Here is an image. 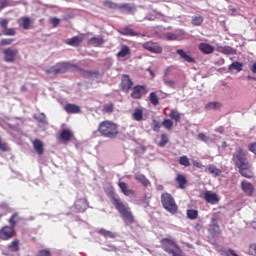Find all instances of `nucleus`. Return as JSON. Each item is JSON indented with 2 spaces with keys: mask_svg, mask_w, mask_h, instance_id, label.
<instances>
[{
  "mask_svg": "<svg viewBox=\"0 0 256 256\" xmlns=\"http://www.w3.org/2000/svg\"><path fill=\"white\" fill-rule=\"evenodd\" d=\"M145 51L149 53H154V55H161L163 53V46L159 42H153L152 40L146 41L142 44Z\"/></svg>",
  "mask_w": 256,
  "mask_h": 256,
  "instance_id": "obj_7",
  "label": "nucleus"
},
{
  "mask_svg": "<svg viewBox=\"0 0 256 256\" xmlns=\"http://www.w3.org/2000/svg\"><path fill=\"white\" fill-rule=\"evenodd\" d=\"M13 43V38H3L0 40V45L3 47L5 45H11Z\"/></svg>",
  "mask_w": 256,
  "mask_h": 256,
  "instance_id": "obj_49",
  "label": "nucleus"
},
{
  "mask_svg": "<svg viewBox=\"0 0 256 256\" xmlns=\"http://www.w3.org/2000/svg\"><path fill=\"white\" fill-rule=\"evenodd\" d=\"M131 55V48L127 45H122L120 51L117 53L118 59Z\"/></svg>",
  "mask_w": 256,
  "mask_h": 256,
  "instance_id": "obj_25",
  "label": "nucleus"
},
{
  "mask_svg": "<svg viewBox=\"0 0 256 256\" xmlns=\"http://www.w3.org/2000/svg\"><path fill=\"white\" fill-rule=\"evenodd\" d=\"M168 29H171V27H168Z\"/></svg>",
  "mask_w": 256,
  "mask_h": 256,
  "instance_id": "obj_63",
  "label": "nucleus"
},
{
  "mask_svg": "<svg viewBox=\"0 0 256 256\" xmlns=\"http://www.w3.org/2000/svg\"><path fill=\"white\" fill-rule=\"evenodd\" d=\"M20 21H22L23 29L27 30V29H29V27H31V18H29V17H22L20 19Z\"/></svg>",
  "mask_w": 256,
  "mask_h": 256,
  "instance_id": "obj_43",
  "label": "nucleus"
},
{
  "mask_svg": "<svg viewBox=\"0 0 256 256\" xmlns=\"http://www.w3.org/2000/svg\"><path fill=\"white\" fill-rule=\"evenodd\" d=\"M98 133L106 139H115L119 135V126L111 120H104L98 125Z\"/></svg>",
  "mask_w": 256,
  "mask_h": 256,
  "instance_id": "obj_3",
  "label": "nucleus"
},
{
  "mask_svg": "<svg viewBox=\"0 0 256 256\" xmlns=\"http://www.w3.org/2000/svg\"><path fill=\"white\" fill-rule=\"evenodd\" d=\"M50 23L51 25H53V27H59V23H61V20L59 18H51Z\"/></svg>",
  "mask_w": 256,
  "mask_h": 256,
  "instance_id": "obj_52",
  "label": "nucleus"
},
{
  "mask_svg": "<svg viewBox=\"0 0 256 256\" xmlns=\"http://www.w3.org/2000/svg\"><path fill=\"white\" fill-rule=\"evenodd\" d=\"M195 229L196 231H201V224H196Z\"/></svg>",
  "mask_w": 256,
  "mask_h": 256,
  "instance_id": "obj_59",
  "label": "nucleus"
},
{
  "mask_svg": "<svg viewBox=\"0 0 256 256\" xmlns=\"http://www.w3.org/2000/svg\"><path fill=\"white\" fill-rule=\"evenodd\" d=\"M80 70H74V71H82L84 77L87 79H91V77H99V71H89V70H83L79 68Z\"/></svg>",
  "mask_w": 256,
  "mask_h": 256,
  "instance_id": "obj_29",
  "label": "nucleus"
},
{
  "mask_svg": "<svg viewBox=\"0 0 256 256\" xmlns=\"http://www.w3.org/2000/svg\"><path fill=\"white\" fill-rule=\"evenodd\" d=\"M9 5V0H0V11H3L5 7Z\"/></svg>",
  "mask_w": 256,
  "mask_h": 256,
  "instance_id": "obj_55",
  "label": "nucleus"
},
{
  "mask_svg": "<svg viewBox=\"0 0 256 256\" xmlns=\"http://www.w3.org/2000/svg\"><path fill=\"white\" fill-rule=\"evenodd\" d=\"M208 171L209 173H211L212 175H215L216 177H221V169L217 168L216 166L210 165L208 166Z\"/></svg>",
  "mask_w": 256,
  "mask_h": 256,
  "instance_id": "obj_38",
  "label": "nucleus"
},
{
  "mask_svg": "<svg viewBox=\"0 0 256 256\" xmlns=\"http://www.w3.org/2000/svg\"><path fill=\"white\" fill-rule=\"evenodd\" d=\"M164 83L168 87H171L172 89H175V81L169 80V79H164Z\"/></svg>",
  "mask_w": 256,
  "mask_h": 256,
  "instance_id": "obj_54",
  "label": "nucleus"
},
{
  "mask_svg": "<svg viewBox=\"0 0 256 256\" xmlns=\"http://www.w3.org/2000/svg\"><path fill=\"white\" fill-rule=\"evenodd\" d=\"M3 35H5L6 37H13L17 35V31L15 30V28H6L5 30H3Z\"/></svg>",
  "mask_w": 256,
  "mask_h": 256,
  "instance_id": "obj_45",
  "label": "nucleus"
},
{
  "mask_svg": "<svg viewBox=\"0 0 256 256\" xmlns=\"http://www.w3.org/2000/svg\"><path fill=\"white\" fill-rule=\"evenodd\" d=\"M19 239H14L9 245H8V249L9 251H12V253H17V251H19Z\"/></svg>",
  "mask_w": 256,
  "mask_h": 256,
  "instance_id": "obj_35",
  "label": "nucleus"
},
{
  "mask_svg": "<svg viewBox=\"0 0 256 256\" xmlns=\"http://www.w3.org/2000/svg\"><path fill=\"white\" fill-rule=\"evenodd\" d=\"M120 89L124 93H129L131 89H133V80H131V77L127 74H124L121 79L120 83Z\"/></svg>",
  "mask_w": 256,
  "mask_h": 256,
  "instance_id": "obj_13",
  "label": "nucleus"
},
{
  "mask_svg": "<svg viewBox=\"0 0 256 256\" xmlns=\"http://www.w3.org/2000/svg\"><path fill=\"white\" fill-rule=\"evenodd\" d=\"M241 189L247 197H253V194L255 193V186L247 180L241 182Z\"/></svg>",
  "mask_w": 256,
  "mask_h": 256,
  "instance_id": "obj_14",
  "label": "nucleus"
},
{
  "mask_svg": "<svg viewBox=\"0 0 256 256\" xmlns=\"http://www.w3.org/2000/svg\"><path fill=\"white\" fill-rule=\"evenodd\" d=\"M119 188L121 189L122 193L129 197V195H135L134 190L129 189V186L125 182H119L118 183Z\"/></svg>",
  "mask_w": 256,
  "mask_h": 256,
  "instance_id": "obj_23",
  "label": "nucleus"
},
{
  "mask_svg": "<svg viewBox=\"0 0 256 256\" xmlns=\"http://www.w3.org/2000/svg\"><path fill=\"white\" fill-rule=\"evenodd\" d=\"M89 43H91V45H94V47H101L105 43V39L99 37H92L90 38Z\"/></svg>",
  "mask_w": 256,
  "mask_h": 256,
  "instance_id": "obj_32",
  "label": "nucleus"
},
{
  "mask_svg": "<svg viewBox=\"0 0 256 256\" xmlns=\"http://www.w3.org/2000/svg\"><path fill=\"white\" fill-rule=\"evenodd\" d=\"M152 131H155V133H159V131H161V122L153 119L152 120Z\"/></svg>",
  "mask_w": 256,
  "mask_h": 256,
  "instance_id": "obj_47",
  "label": "nucleus"
},
{
  "mask_svg": "<svg viewBox=\"0 0 256 256\" xmlns=\"http://www.w3.org/2000/svg\"><path fill=\"white\" fill-rule=\"evenodd\" d=\"M228 69H230V70L235 69L238 72L243 71V63H241L239 61H235L229 65Z\"/></svg>",
  "mask_w": 256,
  "mask_h": 256,
  "instance_id": "obj_39",
  "label": "nucleus"
},
{
  "mask_svg": "<svg viewBox=\"0 0 256 256\" xmlns=\"http://www.w3.org/2000/svg\"><path fill=\"white\" fill-rule=\"evenodd\" d=\"M199 51L203 53L204 55H211V53L215 52V47L211 46L207 43H200L198 46Z\"/></svg>",
  "mask_w": 256,
  "mask_h": 256,
  "instance_id": "obj_19",
  "label": "nucleus"
},
{
  "mask_svg": "<svg viewBox=\"0 0 256 256\" xmlns=\"http://www.w3.org/2000/svg\"><path fill=\"white\" fill-rule=\"evenodd\" d=\"M114 109H115V105L113 103H109L103 106L102 111L103 113H113Z\"/></svg>",
  "mask_w": 256,
  "mask_h": 256,
  "instance_id": "obj_46",
  "label": "nucleus"
},
{
  "mask_svg": "<svg viewBox=\"0 0 256 256\" xmlns=\"http://www.w3.org/2000/svg\"><path fill=\"white\" fill-rule=\"evenodd\" d=\"M132 92L130 96L132 99H143L144 95H147L148 91L147 86L145 85H136L132 87Z\"/></svg>",
  "mask_w": 256,
  "mask_h": 256,
  "instance_id": "obj_9",
  "label": "nucleus"
},
{
  "mask_svg": "<svg viewBox=\"0 0 256 256\" xmlns=\"http://www.w3.org/2000/svg\"><path fill=\"white\" fill-rule=\"evenodd\" d=\"M33 147L38 155H43L45 153V149L43 148V142L41 140H34Z\"/></svg>",
  "mask_w": 256,
  "mask_h": 256,
  "instance_id": "obj_24",
  "label": "nucleus"
},
{
  "mask_svg": "<svg viewBox=\"0 0 256 256\" xmlns=\"http://www.w3.org/2000/svg\"><path fill=\"white\" fill-rule=\"evenodd\" d=\"M60 139L62 141H71V139H73V132H71V130H62L60 133Z\"/></svg>",
  "mask_w": 256,
  "mask_h": 256,
  "instance_id": "obj_27",
  "label": "nucleus"
},
{
  "mask_svg": "<svg viewBox=\"0 0 256 256\" xmlns=\"http://www.w3.org/2000/svg\"><path fill=\"white\" fill-rule=\"evenodd\" d=\"M7 25H9V20H7L5 18L0 20V27H2L3 31L6 30Z\"/></svg>",
  "mask_w": 256,
  "mask_h": 256,
  "instance_id": "obj_53",
  "label": "nucleus"
},
{
  "mask_svg": "<svg viewBox=\"0 0 256 256\" xmlns=\"http://www.w3.org/2000/svg\"><path fill=\"white\" fill-rule=\"evenodd\" d=\"M176 183L178 184L179 189H186L187 188V177L183 174H177Z\"/></svg>",
  "mask_w": 256,
  "mask_h": 256,
  "instance_id": "obj_21",
  "label": "nucleus"
},
{
  "mask_svg": "<svg viewBox=\"0 0 256 256\" xmlns=\"http://www.w3.org/2000/svg\"><path fill=\"white\" fill-rule=\"evenodd\" d=\"M198 139H200V141H204L205 143H206V141H209V137H207V135H205V133H199Z\"/></svg>",
  "mask_w": 256,
  "mask_h": 256,
  "instance_id": "obj_56",
  "label": "nucleus"
},
{
  "mask_svg": "<svg viewBox=\"0 0 256 256\" xmlns=\"http://www.w3.org/2000/svg\"><path fill=\"white\" fill-rule=\"evenodd\" d=\"M0 151H9V144H7L6 142H3V140L0 137Z\"/></svg>",
  "mask_w": 256,
  "mask_h": 256,
  "instance_id": "obj_50",
  "label": "nucleus"
},
{
  "mask_svg": "<svg viewBox=\"0 0 256 256\" xmlns=\"http://www.w3.org/2000/svg\"><path fill=\"white\" fill-rule=\"evenodd\" d=\"M99 235H102L103 237L109 238V239H115L117 235H115L114 232H111L109 230H106L104 228L98 230Z\"/></svg>",
  "mask_w": 256,
  "mask_h": 256,
  "instance_id": "obj_30",
  "label": "nucleus"
},
{
  "mask_svg": "<svg viewBox=\"0 0 256 256\" xmlns=\"http://www.w3.org/2000/svg\"><path fill=\"white\" fill-rule=\"evenodd\" d=\"M219 133H223V127L218 128Z\"/></svg>",
  "mask_w": 256,
  "mask_h": 256,
  "instance_id": "obj_61",
  "label": "nucleus"
},
{
  "mask_svg": "<svg viewBox=\"0 0 256 256\" xmlns=\"http://www.w3.org/2000/svg\"><path fill=\"white\" fill-rule=\"evenodd\" d=\"M176 54L179 55L180 59L185 63H197V60H195V58L184 49L176 50Z\"/></svg>",
  "mask_w": 256,
  "mask_h": 256,
  "instance_id": "obj_15",
  "label": "nucleus"
},
{
  "mask_svg": "<svg viewBox=\"0 0 256 256\" xmlns=\"http://www.w3.org/2000/svg\"><path fill=\"white\" fill-rule=\"evenodd\" d=\"M208 231L209 233H211V235H221V227L219 226V216H217V214H213Z\"/></svg>",
  "mask_w": 256,
  "mask_h": 256,
  "instance_id": "obj_10",
  "label": "nucleus"
},
{
  "mask_svg": "<svg viewBox=\"0 0 256 256\" xmlns=\"http://www.w3.org/2000/svg\"><path fill=\"white\" fill-rule=\"evenodd\" d=\"M4 55V61L6 63H14L17 59V55H19V50L13 48H6L2 51Z\"/></svg>",
  "mask_w": 256,
  "mask_h": 256,
  "instance_id": "obj_12",
  "label": "nucleus"
},
{
  "mask_svg": "<svg viewBox=\"0 0 256 256\" xmlns=\"http://www.w3.org/2000/svg\"><path fill=\"white\" fill-rule=\"evenodd\" d=\"M163 251L172 256H183V250L178 246L177 242L173 239L163 238L161 240Z\"/></svg>",
  "mask_w": 256,
  "mask_h": 256,
  "instance_id": "obj_6",
  "label": "nucleus"
},
{
  "mask_svg": "<svg viewBox=\"0 0 256 256\" xmlns=\"http://www.w3.org/2000/svg\"><path fill=\"white\" fill-rule=\"evenodd\" d=\"M64 110L66 111V113H69V114L81 113V107H79L76 104H71V103L66 104L64 106Z\"/></svg>",
  "mask_w": 256,
  "mask_h": 256,
  "instance_id": "obj_20",
  "label": "nucleus"
},
{
  "mask_svg": "<svg viewBox=\"0 0 256 256\" xmlns=\"http://www.w3.org/2000/svg\"><path fill=\"white\" fill-rule=\"evenodd\" d=\"M161 203L162 207L171 215H176L177 211H179V206H177V202H175V198L169 192H164L161 194Z\"/></svg>",
  "mask_w": 256,
  "mask_h": 256,
  "instance_id": "obj_5",
  "label": "nucleus"
},
{
  "mask_svg": "<svg viewBox=\"0 0 256 256\" xmlns=\"http://www.w3.org/2000/svg\"><path fill=\"white\" fill-rule=\"evenodd\" d=\"M103 5L106 6L108 9H123L125 5L119 6L117 3L111 0H105Z\"/></svg>",
  "mask_w": 256,
  "mask_h": 256,
  "instance_id": "obj_28",
  "label": "nucleus"
},
{
  "mask_svg": "<svg viewBox=\"0 0 256 256\" xmlns=\"http://www.w3.org/2000/svg\"><path fill=\"white\" fill-rule=\"evenodd\" d=\"M187 217L188 219L195 220L197 217H199V211L194 210V209H189L187 210Z\"/></svg>",
  "mask_w": 256,
  "mask_h": 256,
  "instance_id": "obj_41",
  "label": "nucleus"
},
{
  "mask_svg": "<svg viewBox=\"0 0 256 256\" xmlns=\"http://www.w3.org/2000/svg\"><path fill=\"white\" fill-rule=\"evenodd\" d=\"M169 143V136L167 134H161L160 142L158 143V147H165Z\"/></svg>",
  "mask_w": 256,
  "mask_h": 256,
  "instance_id": "obj_40",
  "label": "nucleus"
},
{
  "mask_svg": "<svg viewBox=\"0 0 256 256\" xmlns=\"http://www.w3.org/2000/svg\"><path fill=\"white\" fill-rule=\"evenodd\" d=\"M221 107H223V104H221L219 102H210V103L206 104L205 109L207 111H211V110H215V109H221Z\"/></svg>",
  "mask_w": 256,
  "mask_h": 256,
  "instance_id": "obj_36",
  "label": "nucleus"
},
{
  "mask_svg": "<svg viewBox=\"0 0 256 256\" xmlns=\"http://www.w3.org/2000/svg\"><path fill=\"white\" fill-rule=\"evenodd\" d=\"M83 37H85V34H82L80 36H74L66 40V45H70L71 47H79V45L83 43Z\"/></svg>",
  "mask_w": 256,
  "mask_h": 256,
  "instance_id": "obj_18",
  "label": "nucleus"
},
{
  "mask_svg": "<svg viewBox=\"0 0 256 256\" xmlns=\"http://www.w3.org/2000/svg\"><path fill=\"white\" fill-rule=\"evenodd\" d=\"M204 199L206 203H210V205H217V203H219L220 201L219 196L217 194L209 191L205 192Z\"/></svg>",
  "mask_w": 256,
  "mask_h": 256,
  "instance_id": "obj_17",
  "label": "nucleus"
},
{
  "mask_svg": "<svg viewBox=\"0 0 256 256\" xmlns=\"http://www.w3.org/2000/svg\"><path fill=\"white\" fill-rule=\"evenodd\" d=\"M120 35H124L125 37H145V34H140L135 32L129 26L124 27L122 30L119 31Z\"/></svg>",
  "mask_w": 256,
  "mask_h": 256,
  "instance_id": "obj_16",
  "label": "nucleus"
},
{
  "mask_svg": "<svg viewBox=\"0 0 256 256\" xmlns=\"http://www.w3.org/2000/svg\"><path fill=\"white\" fill-rule=\"evenodd\" d=\"M149 101L154 105V107H157V105H159V96H157L156 92H151L149 94Z\"/></svg>",
  "mask_w": 256,
  "mask_h": 256,
  "instance_id": "obj_37",
  "label": "nucleus"
},
{
  "mask_svg": "<svg viewBox=\"0 0 256 256\" xmlns=\"http://www.w3.org/2000/svg\"><path fill=\"white\" fill-rule=\"evenodd\" d=\"M1 219H3V214H0V221H1Z\"/></svg>",
  "mask_w": 256,
  "mask_h": 256,
  "instance_id": "obj_62",
  "label": "nucleus"
},
{
  "mask_svg": "<svg viewBox=\"0 0 256 256\" xmlns=\"http://www.w3.org/2000/svg\"><path fill=\"white\" fill-rule=\"evenodd\" d=\"M247 79H251L252 81H256V78L255 77H253V76H247Z\"/></svg>",
  "mask_w": 256,
  "mask_h": 256,
  "instance_id": "obj_60",
  "label": "nucleus"
},
{
  "mask_svg": "<svg viewBox=\"0 0 256 256\" xmlns=\"http://www.w3.org/2000/svg\"><path fill=\"white\" fill-rule=\"evenodd\" d=\"M15 228L10 226H3L0 229V239L2 241H9V239H13L15 237Z\"/></svg>",
  "mask_w": 256,
  "mask_h": 256,
  "instance_id": "obj_11",
  "label": "nucleus"
},
{
  "mask_svg": "<svg viewBox=\"0 0 256 256\" xmlns=\"http://www.w3.org/2000/svg\"><path fill=\"white\" fill-rule=\"evenodd\" d=\"M36 256H52L51 250L49 249H42L38 251V254Z\"/></svg>",
  "mask_w": 256,
  "mask_h": 256,
  "instance_id": "obj_51",
  "label": "nucleus"
},
{
  "mask_svg": "<svg viewBox=\"0 0 256 256\" xmlns=\"http://www.w3.org/2000/svg\"><path fill=\"white\" fill-rule=\"evenodd\" d=\"M170 119L172 121H176V123H181V113L179 111L172 109L169 114Z\"/></svg>",
  "mask_w": 256,
  "mask_h": 256,
  "instance_id": "obj_31",
  "label": "nucleus"
},
{
  "mask_svg": "<svg viewBox=\"0 0 256 256\" xmlns=\"http://www.w3.org/2000/svg\"><path fill=\"white\" fill-rule=\"evenodd\" d=\"M162 126L167 129V131H171L173 129V120L171 119H164L162 122Z\"/></svg>",
  "mask_w": 256,
  "mask_h": 256,
  "instance_id": "obj_44",
  "label": "nucleus"
},
{
  "mask_svg": "<svg viewBox=\"0 0 256 256\" xmlns=\"http://www.w3.org/2000/svg\"><path fill=\"white\" fill-rule=\"evenodd\" d=\"M218 51L223 53V55H235V49L231 46H219Z\"/></svg>",
  "mask_w": 256,
  "mask_h": 256,
  "instance_id": "obj_26",
  "label": "nucleus"
},
{
  "mask_svg": "<svg viewBox=\"0 0 256 256\" xmlns=\"http://www.w3.org/2000/svg\"><path fill=\"white\" fill-rule=\"evenodd\" d=\"M185 37V30L178 29L175 32H167L162 35V39L165 41H181Z\"/></svg>",
  "mask_w": 256,
  "mask_h": 256,
  "instance_id": "obj_8",
  "label": "nucleus"
},
{
  "mask_svg": "<svg viewBox=\"0 0 256 256\" xmlns=\"http://www.w3.org/2000/svg\"><path fill=\"white\" fill-rule=\"evenodd\" d=\"M67 71H80L79 66L71 64L69 62H60L50 69L46 70V74L50 77H55V75H61L67 73Z\"/></svg>",
  "mask_w": 256,
  "mask_h": 256,
  "instance_id": "obj_4",
  "label": "nucleus"
},
{
  "mask_svg": "<svg viewBox=\"0 0 256 256\" xmlns=\"http://www.w3.org/2000/svg\"><path fill=\"white\" fill-rule=\"evenodd\" d=\"M17 217H19V213L15 212L9 219L10 227H12V229L17 227Z\"/></svg>",
  "mask_w": 256,
  "mask_h": 256,
  "instance_id": "obj_42",
  "label": "nucleus"
},
{
  "mask_svg": "<svg viewBox=\"0 0 256 256\" xmlns=\"http://www.w3.org/2000/svg\"><path fill=\"white\" fill-rule=\"evenodd\" d=\"M232 161L242 177L252 179L253 170H251V163H249V159H247L245 150L241 147H237L232 155Z\"/></svg>",
  "mask_w": 256,
  "mask_h": 256,
  "instance_id": "obj_1",
  "label": "nucleus"
},
{
  "mask_svg": "<svg viewBox=\"0 0 256 256\" xmlns=\"http://www.w3.org/2000/svg\"><path fill=\"white\" fill-rule=\"evenodd\" d=\"M203 16L198 15V16H193L191 23L194 27H201L203 25Z\"/></svg>",
  "mask_w": 256,
  "mask_h": 256,
  "instance_id": "obj_33",
  "label": "nucleus"
},
{
  "mask_svg": "<svg viewBox=\"0 0 256 256\" xmlns=\"http://www.w3.org/2000/svg\"><path fill=\"white\" fill-rule=\"evenodd\" d=\"M180 165H183L184 167H189L191 165V162L189 161V157L187 156H181L179 158Z\"/></svg>",
  "mask_w": 256,
  "mask_h": 256,
  "instance_id": "obj_48",
  "label": "nucleus"
},
{
  "mask_svg": "<svg viewBox=\"0 0 256 256\" xmlns=\"http://www.w3.org/2000/svg\"><path fill=\"white\" fill-rule=\"evenodd\" d=\"M134 179L136 181H138L139 183H141V185H143V187H149L151 185V182L149 181V179H147V177H145V175H143L141 173H136L134 175Z\"/></svg>",
  "mask_w": 256,
  "mask_h": 256,
  "instance_id": "obj_22",
  "label": "nucleus"
},
{
  "mask_svg": "<svg viewBox=\"0 0 256 256\" xmlns=\"http://www.w3.org/2000/svg\"><path fill=\"white\" fill-rule=\"evenodd\" d=\"M134 121H143V110L141 108H136L132 113Z\"/></svg>",
  "mask_w": 256,
  "mask_h": 256,
  "instance_id": "obj_34",
  "label": "nucleus"
},
{
  "mask_svg": "<svg viewBox=\"0 0 256 256\" xmlns=\"http://www.w3.org/2000/svg\"><path fill=\"white\" fill-rule=\"evenodd\" d=\"M110 201L112 205H114L115 209L118 210V213H120L122 219L124 221H127V223L133 224L135 223V216H133V212H131V209L127 207L123 201H121V198L112 195L110 197Z\"/></svg>",
  "mask_w": 256,
  "mask_h": 256,
  "instance_id": "obj_2",
  "label": "nucleus"
},
{
  "mask_svg": "<svg viewBox=\"0 0 256 256\" xmlns=\"http://www.w3.org/2000/svg\"><path fill=\"white\" fill-rule=\"evenodd\" d=\"M193 165H194V167H197L198 169H201V167H203V164H201V162H198V161H193Z\"/></svg>",
  "mask_w": 256,
  "mask_h": 256,
  "instance_id": "obj_57",
  "label": "nucleus"
},
{
  "mask_svg": "<svg viewBox=\"0 0 256 256\" xmlns=\"http://www.w3.org/2000/svg\"><path fill=\"white\" fill-rule=\"evenodd\" d=\"M252 73H256V62L251 67Z\"/></svg>",
  "mask_w": 256,
  "mask_h": 256,
  "instance_id": "obj_58",
  "label": "nucleus"
}]
</instances>
